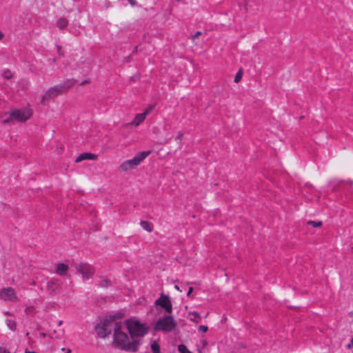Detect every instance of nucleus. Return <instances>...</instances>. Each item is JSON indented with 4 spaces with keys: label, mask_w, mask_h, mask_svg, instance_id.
<instances>
[{
    "label": "nucleus",
    "mask_w": 353,
    "mask_h": 353,
    "mask_svg": "<svg viewBox=\"0 0 353 353\" xmlns=\"http://www.w3.org/2000/svg\"><path fill=\"white\" fill-rule=\"evenodd\" d=\"M113 324L114 336L113 345L123 350L135 352L139 345V340L133 339L125 332L123 322H111Z\"/></svg>",
    "instance_id": "obj_1"
},
{
    "label": "nucleus",
    "mask_w": 353,
    "mask_h": 353,
    "mask_svg": "<svg viewBox=\"0 0 353 353\" xmlns=\"http://www.w3.org/2000/svg\"><path fill=\"white\" fill-rule=\"evenodd\" d=\"M123 323L124 328H126L133 339L138 340V339L143 337L150 330V327L146 323L136 317L126 319Z\"/></svg>",
    "instance_id": "obj_2"
},
{
    "label": "nucleus",
    "mask_w": 353,
    "mask_h": 353,
    "mask_svg": "<svg viewBox=\"0 0 353 353\" xmlns=\"http://www.w3.org/2000/svg\"><path fill=\"white\" fill-rule=\"evenodd\" d=\"M150 151H143L137 153L132 159L125 160L122 162L119 165V170L125 172L134 170L150 155Z\"/></svg>",
    "instance_id": "obj_3"
},
{
    "label": "nucleus",
    "mask_w": 353,
    "mask_h": 353,
    "mask_svg": "<svg viewBox=\"0 0 353 353\" xmlns=\"http://www.w3.org/2000/svg\"><path fill=\"white\" fill-rule=\"evenodd\" d=\"M75 83L73 79L67 80L61 84L55 85L48 90L42 97V103L49 100L51 98L55 97L59 94L65 92L70 88H71Z\"/></svg>",
    "instance_id": "obj_4"
},
{
    "label": "nucleus",
    "mask_w": 353,
    "mask_h": 353,
    "mask_svg": "<svg viewBox=\"0 0 353 353\" xmlns=\"http://www.w3.org/2000/svg\"><path fill=\"white\" fill-rule=\"evenodd\" d=\"M176 327V323L170 315H166L160 317L154 325V329L156 331H161L164 332H170Z\"/></svg>",
    "instance_id": "obj_5"
},
{
    "label": "nucleus",
    "mask_w": 353,
    "mask_h": 353,
    "mask_svg": "<svg viewBox=\"0 0 353 353\" xmlns=\"http://www.w3.org/2000/svg\"><path fill=\"white\" fill-rule=\"evenodd\" d=\"M32 114V110L29 108L20 110H12L8 119L3 121L4 123H10L12 120H17L19 122L27 121Z\"/></svg>",
    "instance_id": "obj_6"
},
{
    "label": "nucleus",
    "mask_w": 353,
    "mask_h": 353,
    "mask_svg": "<svg viewBox=\"0 0 353 353\" xmlns=\"http://www.w3.org/2000/svg\"><path fill=\"white\" fill-rule=\"evenodd\" d=\"M76 270L83 279H90L94 273V269L90 264L83 262L77 264Z\"/></svg>",
    "instance_id": "obj_7"
},
{
    "label": "nucleus",
    "mask_w": 353,
    "mask_h": 353,
    "mask_svg": "<svg viewBox=\"0 0 353 353\" xmlns=\"http://www.w3.org/2000/svg\"><path fill=\"white\" fill-rule=\"evenodd\" d=\"M156 306H159L164 309L165 312L171 314L172 312V304L168 296L162 294L160 297L155 301Z\"/></svg>",
    "instance_id": "obj_8"
},
{
    "label": "nucleus",
    "mask_w": 353,
    "mask_h": 353,
    "mask_svg": "<svg viewBox=\"0 0 353 353\" xmlns=\"http://www.w3.org/2000/svg\"><path fill=\"white\" fill-rule=\"evenodd\" d=\"M0 299L5 301L17 302L19 301L14 290L12 288H6L0 290Z\"/></svg>",
    "instance_id": "obj_9"
},
{
    "label": "nucleus",
    "mask_w": 353,
    "mask_h": 353,
    "mask_svg": "<svg viewBox=\"0 0 353 353\" xmlns=\"http://www.w3.org/2000/svg\"><path fill=\"white\" fill-rule=\"evenodd\" d=\"M109 324L104 323L102 325L97 327V332L99 336L104 338L110 334V330L108 328Z\"/></svg>",
    "instance_id": "obj_10"
},
{
    "label": "nucleus",
    "mask_w": 353,
    "mask_h": 353,
    "mask_svg": "<svg viewBox=\"0 0 353 353\" xmlns=\"http://www.w3.org/2000/svg\"><path fill=\"white\" fill-rule=\"evenodd\" d=\"M97 159V155L92 153L84 152L78 156L75 162L79 163L84 160H96Z\"/></svg>",
    "instance_id": "obj_11"
},
{
    "label": "nucleus",
    "mask_w": 353,
    "mask_h": 353,
    "mask_svg": "<svg viewBox=\"0 0 353 353\" xmlns=\"http://www.w3.org/2000/svg\"><path fill=\"white\" fill-rule=\"evenodd\" d=\"M146 116L143 113L137 114L134 120L130 123L131 125L139 126L141 123L144 121Z\"/></svg>",
    "instance_id": "obj_12"
},
{
    "label": "nucleus",
    "mask_w": 353,
    "mask_h": 353,
    "mask_svg": "<svg viewBox=\"0 0 353 353\" xmlns=\"http://www.w3.org/2000/svg\"><path fill=\"white\" fill-rule=\"evenodd\" d=\"M68 271V265L64 263H59L56 267V273L59 275H65Z\"/></svg>",
    "instance_id": "obj_13"
},
{
    "label": "nucleus",
    "mask_w": 353,
    "mask_h": 353,
    "mask_svg": "<svg viewBox=\"0 0 353 353\" xmlns=\"http://www.w3.org/2000/svg\"><path fill=\"white\" fill-rule=\"evenodd\" d=\"M188 319L190 321H192L194 323H199L201 321V316L196 312H189V314L188 315Z\"/></svg>",
    "instance_id": "obj_14"
},
{
    "label": "nucleus",
    "mask_w": 353,
    "mask_h": 353,
    "mask_svg": "<svg viewBox=\"0 0 353 353\" xmlns=\"http://www.w3.org/2000/svg\"><path fill=\"white\" fill-rule=\"evenodd\" d=\"M68 24V21L67 20V19H65L64 17L59 18L57 21V23H56L57 28H59L61 30L67 27Z\"/></svg>",
    "instance_id": "obj_15"
},
{
    "label": "nucleus",
    "mask_w": 353,
    "mask_h": 353,
    "mask_svg": "<svg viewBox=\"0 0 353 353\" xmlns=\"http://www.w3.org/2000/svg\"><path fill=\"white\" fill-rule=\"evenodd\" d=\"M140 224L142 228L146 230L147 232H150L153 230V226L152 223L148 221H142Z\"/></svg>",
    "instance_id": "obj_16"
},
{
    "label": "nucleus",
    "mask_w": 353,
    "mask_h": 353,
    "mask_svg": "<svg viewBox=\"0 0 353 353\" xmlns=\"http://www.w3.org/2000/svg\"><path fill=\"white\" fill-rule=\"evenodd\" d=\"M59 285L57 281L51 280L48 282L47 288L48 290L54 291L59 288Z\"/></svg>",
    "instance_id": "obj_17"
},
{
    "label": "nucleus",
    "mask_w": 353,
    "mask_h": 353,
    "mask_svg": "<svg viewBox=\"0 0 353 353\" xmlns=\"http://www.w3.org/2000/svg\"><path fill=\"white\" fill-rule=\"evenodd\" d=\"M6 324L11 330H14L16 329V323L13 320H7Z\"/></svg>",
    "instance_id": "obj_18"
},
{
    "label": "nucleus",
    "mask_w": 353,
    "mask_h": 353,
    "mask_svg": "<svg viewBox=\"0 0 353 353\" xmlns=\"http://www.w3.org/2000/svg\"><path fill=\"white\" fill-rule=\"evenodd\" d=\"M178 350L180 353H190V351L188 349V347L183 344H181L178 346Z\"/></svg>",
    "instance_id": "obj_19"
},
{
    "label": "nucleus",
    "mask_w": 353,
    "mask_h": 353,
    "mask_svg": "<svg viewBox=\"0 0 353 353\" xmlns=\"http://www.w3.org/2000/svg\"><path fill=\"white\" fill-rule=\"evenodd\" d=\"M151 348L153 353H160L159 346L157 343H153L151 345Z\"/></svg>",
    "instance_id": "obj_20"
},
{
    "label": "nucleus",
    "mask_w": 353,
    "mask_h": 353,
    "mask_svg": "<svg viewBox=\"0 0 353 353\" xmlns=\"http://www.w3.org/2000/svg\"><path fill=\"white\" fill-rule=\"evenodd\" d=\"M3 75L4 78L9 79L12 77L13 74L10 70H6L3 71Z\"/></svg>",
    "instance_id": "obj_21"
},
{
    "label": "nucleus",
    "mask_w": 353,
    "mask_h": 353,
    "mask_svg": "<svg viewBox=\"0 0 353 353\" xmlns=\"http://www.w3.org/2000/svg\"><path fill=\"white\" fill-rule=\"evenodd\" d=\"M242 76H243L242 72L241 70L239 71L234 77V82L239 83L241 80Z\"/></svg>",
    "instance_id": "obj_22"
},
{
    "label": "nucleus",
    "mask_w": 353,
    "mask_h": 353,
    "mask_svg": "<svg viewBox=\"0 0 353 353\" xmlns=\"http://www.w3.org/2000/svg\"><path fill=\"white\" fill-rule=\"evenodd\" d=\"M308 224L311 225L314 228H318V227H320L322 225V222L321 221H311L308 222Z\"/></svg>",
    "instance_id": "obj_23"
},
{
    "label": "nucleus",
    "mask_w": 353,
    "mask_h": 353,
    "mask_svg": "<svg viewBox=\"0 0 353 353\" xmlns=\"http://www.w3.org/2000/svg\"><path fill=\"white\" fill-rule=\"evenodd\" d=\"M154 105H149L145 110L144 112H143L145 116L148 115L150 114V112L153 110L154 108Z\"/></svg>",
    "instance_id": "obj_24"
},
{
    "label": "nucleus",
    "mask_w": 353,
    "mask_h": 353,
    "mask_svg": "<svg viewBox=\"0 0 353 353\" xmlns=\"http://www.w3.org/2000/svg\"><path fill=\"white\" fill-rule=\"evenodd\" d=\"M199 331L201 332H206L208 330V327L205 325H199Z\"/></svg>",
    "instance_id": "obj_25"
},
{
    "label": "nucleus",
    "mask_w": 353,
    "mask_h": 353,
    "mask_svg": "<svg viewBox=\"0 0 353 353\" xmlns=\"http://www.w3.org/2000/svg\"><path fill=\"white\" fill-rule=\"evenodd\" d=\"M176 139H178L181 141L183 139V134L181 132H179L176 135Z\"/></svg>",
    "instance_id": "obj_26"
},
{
    "label": "nucleus",
    "mask_w": 353,
    "mask_h": 353,
    "mask_svg": "<svg viewBox=\"0 0 353 353\" xmlns=\"http://www.w3.org/2000/svg\"><path fill=\"white\" fill-rule=\"evenodd\" d=\"M128 2L132 6H134L137 4V1L135 0H128Z\"/></svg>",
    "instance_id": "obj_27"
},
{
    "label": "nucleus",
    "mask_w": 353,
    "mask_h": 353,
    "mask_svg": "<svg viewBox=\"0 0 353 353\" xmlns=\"http://www.w3.org/2000/svg\"><path fill=\"white\" fill-rule=\"evenodd\" d=\"M192 290H193V288L192 287H190L188 290V292L187 293V296H190L192 292Z\"/></svg>",
    "instance_id": "obj_28"
},
{
    "label": "nucleus",
    "mask_w": 353,
    "mask_h": 353,
    "mask_svg": "<svg viewBox=\"0 0 353 353\" xmlns=\"http://www.w3.org/2000/svg\"><path fill=\"white\" fill-rule=\"evenodd\" d=\"M61 350H62L63 352H65V353H70V352H71L70 349H66V348H65V347H63V348L61 349Z\"/></svg>",
    "instance_id": "obj_29"
},
{
    "label": "nucleus",
    "mask_w": 353,
    "mask_h": 353,
    "mask_svg": "<svg viewBox=\"0 0 353 353\" xmlns=\"http://www.w3.org/2000/svg\"><path fill=\"white\" fill-rule=\"evenodd\" d=\"M201 32H196L195 33V34L193 36V39H195V38L198 37L199 36H200V35H201Z\"/></svg>",
    "instance_id": "obj_30"
},
{
    "label": "nucleus",
    "mask_w": 353,
    "mask_h": 353,
    "mask_svg": "<svg viewBox=\"0 0 353 353\" xmlns=\"http://www.w3.org/2000/svg\"><path fill=\"white\" fill-rule=\"evenodd\" d=\"M174 288L179 292H182V290L180 289V287L178 285H175Z\"/></svg>",
    "instance_id": "obj_31"
},
{
    "label": "nucleus",
    "mask_w": 353,
    "mask_h": 353,
    "mask_svg": "<svg viewBox=\"0 0 353 353\" xmlns=\"http://www.w3.org/2000/svg\"><path fill=\"white\" fill-rule=\"evenodd\" d=\"M351 347H353V338L352 339L350 343L347 345L348 348H350Z\"/></svg>",
    "instance_id": "obj_32"
},
{
    "label": "nucleus",
    "mask_w": 353,
    "mask_h": 353,
    "mask_svg": "<svg viewBox=\"0 0 353 353\" xmlns=\"http://www.w3.org/2000/svg\"><path fill=\"white\" fill-rule=\"evenodd\" d=\"M0 353H10V352H8L6 350H0Z\"/></svg>",
    "instance_id": "obj_33"
},
{
    "label": "nucleus",
    "mask_w": 353,
    "mask_h": 353,
    "mask_svg": "<svg viewBox=\"0 0 353 353\" xmlns=\"http://www.w3.org/2000/svg\"><path fill=\"white\" fill-rule=\"evenodd\" d=\"M3 37V34L1 32H0V40L2 39Z\"/></svg>",
    "instance_id": "obj_34"
}]
</instances>
